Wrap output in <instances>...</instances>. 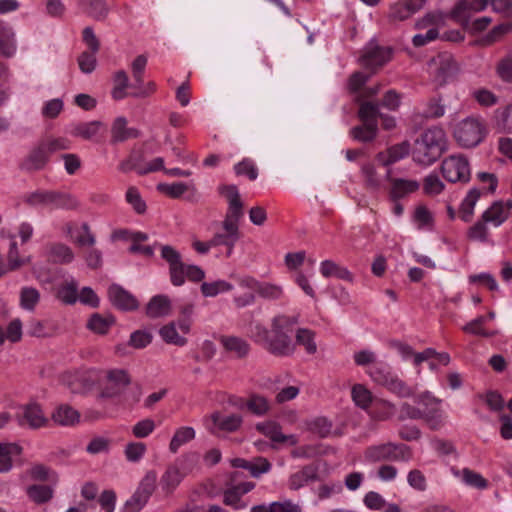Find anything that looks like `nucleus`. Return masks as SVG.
<instances>
[{"instance_id": "1", "label": "nucleus", "mask_w": 512, "mask_h": 512, "mask_svg": "<svg viewBox=\"0 0 512 512\" xmlns=\"http://www.w3.org/2000/svg\"><path fill=\"white\" fill-rule=\"evenodd\" d=\"M295 323V318L279 315L273 319L271 330L257 324L253 336L255 341L263 344L270 353L277 356H288L293 353L295 348L291 338Z\"/></svg>"}, {"instance_id": "2", "label": "nucleus", "mask_w": 512, "mask_h": 512, "mask_svg": "<svg viewBox=\"0 0 512 512\" xmlns=\"http://www.w3.org/2000/svg\"><path fill=\"white\" fill-rule=\"evenodd\" d=\"M219 192L227 199L229 208L221 230L212 238V244L214 246H226L228 248L227 254L230 255L240 237L239 221L243 216V204L236 186L223 185L219 187Z\"/></svg>"}, {"instance_id": "3", "label": "nucleus", "mask_w": 512, "mask_h": 512, "mask_svg": "<svg viewBox=\"0 0 512 512\" xmlns=\"http://www.w3.org/2000/svg\"><path fill=\"white\" fill-rule=\"evenodd\" d=\"M445 147V132L438 127L429 128L415 140L412 158L416 163L428 166L442 155Z\"/></svg>"}, {"instance_id": "4", "label": "nucleus", "mask_w": 512, "mask_h": 512, "mask_svg": "<svg viewBox=\"0 0 512 512\" xmlns=\"http://www.w3.org/2000/svg\"><path fill=\"white\" fill-rule=\"evenodd\" d=\"M489 4L497 13H507L512 8V0H462L451 10V17L457 23L468 24L470 16L485 10Z\"/></svg>"}, {"instance_id": "5", "label": "nucleus", "mask_w": 512, "mask_h": 512, "mask_svg": "<svg viewBox=\"0 0 512 512\" xmlns=\"http://www.w3.org/2000/svg\"><path fill=\"white\" fill-rule=\"evenodd\" d=\"M427 72L430 81L440 88L456 78L459 67L451 54L440 53L427 63Z\"/></svg>"}, {"instance_id": "6", "label": "nucleus", "mask_w": 512, "mask_h": 512, "mask_svg": "<svg viewBox=\"0 0 512 512\" xmlns=\"http://www.w3.org/2000/svg\"><path fill=\"white\" fill-rule=\"evenodd\" d=\"M411 456L412 453L409 446L393 442L369 446L364 452L365 460L370 463L382 461L406 462Z\"/></svg>"}, {"instance_id": "7", "label": "nucleus", "mask_w": 512, "mask_h": 512, "mask_svg": "<svg viewBox=\"0 0 512 512\" xmlns=\"http://www.w3.org/2000/svg\"><path fill=\"white\" fill-rule=\"evenodd\" d=\"M450 15H445L442 12L433 11L425 14L422 18L418 19L415 23V28L418 30H427L425 34H417L413 37L412 43L415 47L424 46L439 37V31L446 25Z\"/></svg>"}, {"instance_id": "8", "label": "nucleus", "mask_w": 512, "mask_h": 512, "mask_svg": "<svg viewBox=\"0 0 512 512\" xmlns=\"http://www.w3.org/2000/svg\"><path fill=\"white\" fill-rule=\"evenodd\" d=\"M377 115L376 104L363 102L359 108V118L363 124L352 129V136L363 142L373 140L377 134Z\"/></svg>"}, {"instance_id": "9", "label": "nucleus", "mask_w": 512, "mask_h": 512, "mask_svg": "<svg viewBox=\"0 0 512 512\" xmlns=\"http://www.w3.org/2000/svg\"><path fill=\"white\" fill-rule=\"evenodd\" d=\"M453 135L460 146L474 147L484 137V126L479 119L468 117L456 124Z\"/></svg>"}, {"instance_id": "10", "label": "nucleus", "mask_w": 512, "mask_h": 512, "mask_svg": "<svg viewBox=\"0 0 512 512\" xmlns=\"http://www.w3.org/2000/svg\"><path fill=\"white\" fill-rule=\"evenodd\" d=\"M444 178L449 182H468L471 176L470 164L462 155H451L441 164Z\"/></svg>"}, {"instance_id": "11", "label": "nucleus", "mask_w": 512, "mask_h": 512, "mask_svg": "<svg viewBox=\"0 0 512 512\" xmlns=\"http://www.w3.org/2000/svg\"><path fill=\"white\" fill-rule=\"evenodd\" d=\"M198 461L196 453H186L183 455V463L189 462L190 467H183V471L177 465L169 466L161 478L162 488L167 493H172L180 484L184 476L190 473Z\"/></svg>"}, {"instance_id": "12", "label": "nucleus", "mask_w": 512, "mask_h": 512, "mask_svg": "<svg viewBox=\"0 0 512 512\" xmlns=\"http://www.w3.org/2000/svg\"><path fill=\"white\" fill-rule=\"evenodd\" d=\"M130 384V377L125 370H110L106 382L98 394V399H113L120 396Z\"/></svg>"}, {"instance_id": "13", "label": "nucleus", "mask_w": 512, "mask_h": 512, "mask_svg": "<svg viewBox=\"0 0 512 512\" xmlns=\"http://www.w3.org/2000/svg\"><path fill=\"white\" fill-rule=\"evenodd\" d=\"M33 273L41 284H52L54 288H76L78 283L70 275L65 274L61 269H45L41 265L33 268Z\"/></svg>"}, {"instance_id": "14", "label": "nucleus", "mask_w": 512, "mask_h": 512, "mask_svg": "<svg viewBox=\"0 0 512 512\" xmlns=\"http://www.w3.org/2000/svg\"><path fill=\"white\" fill-rule=\"evenodd\" d=\"M391 171V168L386 171V179L389 182L388 196L390 201L400 200L419 190L420 183L417 180L392 177Z\"/></svg>"}, {"instance_id": "15", "label": "nucleus", "mask_w": 512, "mask_h": 512, "mask_svg": "<svg viewBox=\"0 0 512 512\" xmlns=\"http://www.w3.org/2000/svg\"><path fill=\"white\" fill-rule=\"evenodd\" d=\"M155 475H147L132 497L126 501L123 512H139L155 489Z\"/></svg>"}, {"instance_id": "16", "label": "nucleus", "mask_w": 512, "mask_h": 512, "mask_svg": "<svg viewBox=\"0 0 512 512\" xmlns=\"http://www.w3.org/2000/svg\"><path fill=\"white\" fill-rule=\"evenodd\" d=\"M20 426L27 425L31 429H38L48 424L49 420L45 417L40 404L30 402L21 407V412L16 415Z\"/></svg>"}, {"instance_id": "17", "label": "nucleus", "mask_w": 512, "mask_h": 512, "mask_svg": "<svg viewBox=\"0 0 512 512\" xmlns=\"http://www.w3.org/2000/svg\"><path fill=\"white\" fill-rule=\"evenodd\" d=\"M426 0H398L389 6L390 22H401L409 19L423 8Z\"/></svg>"}, {"instance_id": "18", "label": "nucleus", "mask_w": 512, "mask_h": 512, "mask_svg": "<svg viewBox=\"0 0 512 512\" xmlns=\"http://www.w3.org/2000/svg\"><path fill=\"white\" fill-rule=\"evenodd\" d=\"M160 256L169 267L171 283L174 286H181V271L185 263L182 261V256L179 251L170 245H161Z\"/></svg>"}, {"instance_id": "19", "label": "nucleus", "mask_w": 512, "mask_h": 512, "mask_svg": "<svg viewBox=\"0 0 512 512\" xmlns=\"http://www.w3.org/2000/svg\"><path fill=\"white\" fill-rule=\"evenodd\" d=\"M391 53L389 47H381L375 42H370L364 49L361 64L366 68L376 69L391 59Z\"/></svg>"}, {"instance_id": "20", "label": "nucleus", "mask_w": 512, "mask_h": 512, "mask_svg": "<svg viewBox=\"0 0 512 512\" xmlns=\"http://www.w3.org/2000/svg\"><path fill=\"white\" fill-rule=\"evenodd\" d=\"M373 377L375 381L385 386L390 392L401 398L411 397L415 393V389L413 387L390 373L384 374L383 371L376 370L373 373Z\"/></svg>"}, {"instance_id": "21", "label": "nucleus", "mask_w": 512, "mask_h": 512, "mask_svg": "<svg viewBox=\"0 0 512 512\" xmlns=\"http://www.w3.org/2000/svg\"><path fill=\"white\" fill-rule=\"evenodd\" d=\"M42 256L54 264H69L74 260V252L66 244L53 242L44 246Z\"/></svg>"}, {"instance_id": "22", "label": "nucleus", "mask_w": 512, "mask_h": 512, "mask_svg": "<svg viewBox=\"0 0 512 512\" xmlns=\"http://www.w3.org/2000/svg\"><path fill=\"white\" fill-rule=\"evenodd\" d=\"M410 150L409 142L404 141L389 147L385 151L379 152L376 155V160L380 165L389 169L391 165L404 159L409 154Z\"/></svg>"}, {"instance_id": "23", "label": "nucleus", "mask_w": 512, "mask_h": 512, "mask_svg": "<svg viewBox=\"0 0 512 512\" xmlns=\"http://www.w3.org/2000/svg\"><path fill=\"white\" fill-rule=\"evenodd\" d=\"M230 463L234 468L248 470L250 475L254 478H258L262 474L269 472L272 467L269 460L261 456L255 457L251 461L243 458H233Z\"/></svg>"}, {"instance_id": "24", "label": "nucleus", "mask_w": 512, "mask_h": 512, "mask_svg": "<svg viewBox=\"0 0 512 512\" xmlns=\"http://www.w3.org/2000/svg\"><path fill=\"white\" fill-rule=\"evenodd\" d=\"M218 341L222 345L225 352L233 355L237 359H244L250 352L249 343L237 336L233 335H221Z\"/></svg>"}, {"instance_id": "25", "label": "nucleus", "mask_w": 512, "mask_h": 512, "mask_svg": "<svg viewBox=\"0 0 512 512\" xmlns=\"http://www.w3.org/2000/svg\"><path fill=\"white\" fill-rule=\"evenodd\" d=\"M512 200L494 202L482 215V220L500 226L509 217Z\"/></svg>"}, {"instance_id": "26", "label": "nucleus", "mask_w": 512, "mask_h": 512, "mask_svg": "<svg viewBox=\"0 0 512 512\" xmlns=\"http://www.w3.org/2000/svg\"><path fill=\"white\" fill-rule=\"evenodd\" d=\"M17 40L12 26L0 20V55L10 58L16 54Z\"/></svg>"}, {"instance_id": "27", "label": "nucleus", "mask_w": 512, "mask_h": 512, "mask_svg": "<svg viewBox=\"0 0 512 512\" xmlns=\"http://www.w3.org/2000/svg\"><path fill=\"white\" fill-rule=\"evenodd\" d=\"M62 196L56 192L38 190L29 193L25 202L35 207H58L61 205Z\"/></svg>"}, {"instance_id": "28", "label": "nucleus", "mask_w": 512, "mask_h": 512, "mask_svg": "<svg viewBox=\"0 0 512 512\" xmlns=\"http://www.w3.org/2000/svg\"><path fill=\"white\" fill-rule=\"evenodd\" d=\"M318 471V466L315 464L304 466L301 470L290 476L289 489L297 491L308 483L317 481L319 479Z\"/></svg>"}, {"instance_id": "29", "label": "nucleus", "mask_w": 512, "mask_h": 512, "mask_svg": "<svg viewBox=\"0 0 512 512\" xmlns=\"http://www.w3.org/2000/svg\"><path fill=\"white\" fill-rule=\"evenodd\" d=\"M156 189L158 192L173 199L180 198L186 193H190L191 195L196 194V188L193 182L159 183Z\"/></svg>"}, {"instance_id": "30", "label": "nucleus", "mask_w": 512, "mask_h": 512, "mask_svg": "<svg viewBox=\"0 0 512 512\" xmlns=\"http://www.w3.org/2000/svg\"><path fill=\"white\" fill-rule=\"evenodd\" d=\"M109 299L122 311H133L139 307V301L128 290H109Z\"/></svg>"}, {"instance_id": "31", "label": "nucleus", "mask_w": 512, "mask_h": 512, "mask_svg": "<svg viewBox=\"0 0 512 512\" xmlns=\"http://www.w3.org/2000/svg\"><path fill=\"white\" fill-rule=\"evenodd\" d=\"M80 414L68 404H61L53 411L51 420L60 426H73L79 422Z\"/></svg>"}, {"instance_id": "32", "label": "nucleus", "mask_w": 512, "mask_h": 512, "mask_svg": "<svg viewBox=\"0 0 512 512\" xmlns=\"http://www.w3.org/2000/svg\"><path fill=\"white\" fill-rule=\"evenodd\" d=\"M49 154L42 143H39L22 163V167L28 171L42 169L49 159Z\"/></svg>"}, {"instance_id": "33", "label": "nucleus", "mask_w": 512, "mask_h": 512, "mask_svg": "<svg viewBox=\"0 0 512 512\" xmlns=\"http://www.w3.org/2000/svg\"><path fill=\"white\" fill-rule=\"evenodd\" d=\"M171 301L166 295H156L151 298L146 306V315L150 318H159L169 315Z\"/></svg>"}, {"instance_id": "34", "label": "nucleus", "mask_w": 512, "mask_h": 512, "mask_svg": "<svg viewBox=\"0 0 512 512\" xmlns=\"http://www.w3.org/2000/svg\"><path fill=\"white\" fill-rule=\"evenodd\" d=\"M28 498L37 505L50 502L54 496V489L50 485L33 484L26 488Z\"/></svg>"}, {"instance_id": "35", "label": "nucleus", "mask_w": 512, "mask_h": 512, "mask_svg": "<svg viewBox=\"0 0 512 512\" xmlns=\"http://www.w3.org/2000/svg\"><path fill=\"white\" fill-rule=\"evenodd\" d=\"M251 512H303L302 507L287 499L284 501H275L269 505L261 504L251 508Z\"/></svg>"}, {"instance_id": "36", "label": "nucleus", "mask_w": 512, "mask_h": 512, "mask_svg": "<svg viewBox=\"0 0 512 512\" xmlns=\"http://www.w3.org/2000/svg\"><path fill=\"white\" fill-rule=\"evenodd\" d=\"M320 272L326 278L335 277L349 283L352 282V274L345 267L331 260H324L320 263Z\"/></svg>"}, {"instance_id": "37", "label": "nucleus", "mask_w": 512, "mask_h": 512, "mask_svg": "<svg viewBox=\"0 0 512 512\" xmlns=\"http://www.w3.org/2000/svg\"><path fill=\"white\" fill-rule=\"evenodd\" d=\"M111 133L113 139L119 142L131 138H137L139 136V132L137 129L127 127V120L125 117H117L114 120Z\"/></svg>"}, {"instance_id": "38", "label": "nucleus", "mask_w": 512, "mask_h": 512, "mask_svg": "<svg viewBox=\"0 0 512 512\" xmlns=\"http://www.w3.org/2000/svg\"><path fill=\"white\" fill-rule=\"evenodd\" d=\"M481 191L477 188H472L468 191L465 198L462 200L460 205V218L469 222L474 214V208L481 196Z\"/></svg>"}, {"instance_id": "39", "label": "nucleus", "mask_w": 512, "mask_h": 512, "mask_svg": "<svg viewBox=\"0 0 512 512\" xmlns=\"http://www.w3.org/2000/svg\"><path fill=\"white\" fill-rule=\"evenodd\" d=\"M211 420L220 430L226 432L237 431L243 422L242 417L238 414L222 417L219 412H214L211 415Z\"/></svg>"}, {"instance_id": "40", "label": "nucleus", "mask_w": 512, "mask_h": 512, "mask_svg": "<svg viewBox=\"0 0 512 512\" xmlns=\"http://www.w3.org/2000/svg\"><path fill=\"white\" fill-rule=\"evenodd\" d=\"M129 87V78L125 71L119 70L113 76V89L111 91V96L114 100H122L131 93L127 92V88Z\"/></svg>"}, {"instance_id": "41", "label": "nucleus", "mask_w": 512, "mask_h": 512, "mask_svg": "<svg viewBox=\"0 0 512 512\" xmlns=\"http://www.w3.org/2000/svg\"><path fill=\"white\" fill-rule=\"evenodd\" d=\"M361 174L366 187L378 190L383 183L382 176L378 173L374 163H365L361 167Z\"/></svg>"}, {"instance_id": "42", "label": "nucleus", "mask_w": 512, "mask_h": 512, "mask_svg": "<svg viewBox=\"0 0 512 512\" xmlns=\"http://www.w3.org/2000/svg\"><path fill=\"white\" fill-rule=\"evenodd\" d=\"M101 126H102V123L99 121L79 123V124L72 126V128L70 130V134L75 137H80L85 140H90L94 136L97 135Z\"/></svg>"}, {"instance_id": "43", "label": "nucleus", "mask_w": 512, "mask_h": 512, "mask_svg": "<svg viewBox=\"0 0 512 512\" xmlns=\"http://www.w3.org/2000/svg\"><path fill=\"white\" fill-rule=\"evenodd\" d=\"M497 77L504 83L512 84V51L498 60L495 66Z\"/></svg>"}, {"instance_id": "44", "label": "nucleus", "mask_w": 512, "mask_h": 512, "mask_svg": "<svg viewBox=\"0 0 512 512\" xmlns=\"http://www.w3.org/2000/svg\"><path fill=\"white\" fill-rule=\"evenodd\" d=\"M195 438V430L192 427L177 429L170 441L169 450L176 453L179 448Z\"/></svg>"}, {"instance_id": "45", "label": "nucleus", "mask_w": 512, "mask_h": 512, "mask_svg": "<svg viewBox=\"0 0 512 512\" xmlns=\"http://www.w3.org/2000/svg\"><path fill=\"white\" fill-rule=\"evenodd\" d=\"M412 219L418 229L430 230L433 227V214L424 205L415 208Z\"/></svg>"}, {"instance_id": "46", "label": "nucleus", "mask_w": 512, "mask_h": 512, "mask_svg": "<svg viewBox=\"0 0 512 512\" xmlns=\"http://www.w3.org/2000/svg\"><path fill=\"white\" fill-rule=\"evenodd\" d=\"M70 234L74 242L81 247L93 246L96 243V238L87 223H83L73 232L70 231Z\"/></svg>"}, {"instance_id": "47", "label": "nucleus", "mask_w": 512, "mask_h": 512, "mask_svg": "<svg viewBox=\"0 0 512 512\" xmlns=\"http://www.w3.org/2000/svg\"><path fill=\"white\" fill-rule=\"evenodd\" d=\"M21 448L16 444L0 443V472H7L12 468L13 453L19 454Z\"/></svg>"}, {"instance_id": "48", "label": "nucleus", "mask_w": 512, "mask_h": 512, "mask_svg": "<svg viewBox=\"0 0 512 512\" xmlns=\"http://www.w3.org/2000/svg\"><path fill=\"white\" fill-rule=\"evenodd\" d=\"M396 407L393 403L385 400L377 401L372 408V417L379 421H385L393 417Z\"/></svg>"}, {"instance_id": "49", "label": "nucleus", "mask_w": 512, "mask_h": 512, "mask_svg": "<svg viewBox=\"0 0 512 512\" xmlns=\"http://www.w3.org/2000/svg\"><path fill=\"white\" fill-rule=\"evenodd\" d=\"M256 429L270 438L273 442L284 443L286 435L282 434L281 427L276 422H266L256 425Z\"/></svg>"}, {"instance_id": "50", "label": "nucleus", "mask_w": 512, "mask_h": 512, "mask_svg": "<svg viewBox=\"0 0 512 512\" xmlns=\"http://www.w3.org/2000/svg\"><path fill=\"white\" fill-rule=\"evenodd\" d=\"M159 334L162 337V339L168 344L183 346L186 343V338L178 334L175 324L173 322L164 325L159 330Z\"/></svg>"}, {"instance_id": "51", "label": "nucleus", "mask_w": 512, "mask_h": 512, "mask_svg": "<svg viewBox=\"0 0 512 512\" xmlns=\"http://www.w3.org/2000/svg\"><path fill=\"white\" fill-rule=\"evenodd\" d=\"M246 407L251 413L258 416L266 414L270 408L268 400L264 396L255 393L250 395Z\"/></svg>"}, {"instance_id": "52", "label": "nucleus", "mask_w": 512, "mask_h": 512, "mask_svg": "<svg viewBox=\"0 0 512 512\" xmlns=\"http://www.w3.org/2000/svg\"><path fill=\"white\" fill-rule=\"evenodd\" d=\"M296 343L302 345L309 354H314L317 351L315 333L309 329L301 328L297 330Z\"/></svg>"}, {"instance_id": "53", "label": "nucleus", "mask_w": 512, "mask_h": 512, "mask_svg": "<svg viewBox=\"0 0 512 512\" xmlns=\"http://www.w3.org/2000/svg\"><path fill=\"white\" fill-rule=\"evenodd\" d=\"M81 7L85 13L96 20H102L108 14V7L103 0H92Z\"/></svg>"}, {"instance_id": "54", "label": "nucleus", "mask_w": 512, "mask_h": 512, "mask_svg": "<svg viewBox=\"0 0 512 512\" xmlns=\"http://www.w3.org/2000/svg\"><path fill=\"white\" fill-rule=\"evenodd\" d=\"M445 188L444 183L435 173H430L423 180V191L428 196H436Z\"/></svg>"}, {"instance_id": "55", "label": "nucleus", "mask_w": 512, "mask_h": 512, "mask_svg": "<svg viewBox=\"0 0 512 512\" xmlns=\"http://www.w3.org/2000/svg\"><path fill=\"white\" fill-rule=\"evenodd\" d=\"M29 475L32 480L39 482L52 480L55 483L58 479L57 474L43 464H36L32 466L29 470Z\"/></svg>"}, {"instance_id": "56", "label": "nucleus", "mask_w": 512, "mask_h": 512, "mask_svg": "<svg viewBox=\"0 0 512 512\" xmlns=\"http://www.w3.org/2000/svg\"><path fill=\"white\" fill-rule=\"evenodd\" d=\"M308 430L321 438L327 437L333 427L332 422L325 417H317L307 423Z\"/></svg>"}, {"instance_id": "57", "label": "nucleus", "mask_w": 512, "mask_h": 512, "mask_svg": "<svg viewBox=\"0 0 512 512\" xmlns=\"http://www.w3.org/2000/svg\"><path fill=\"white\" fill-rule=\"evenodd\" d=\"M126 201L134 211L138 214H143L146 211V203L142 199L139 191L135 187H129L125 195Z\"/></svg>"}, {"instance_id": "58", "label": "nucleus", "mask_w": 512, "mask_h": 512, "mask_svg": "<svg viewBox=\"0 0 512 512\" xmlns=\"http://www.w3.org/2000/svg\"><path fill=\"white\" fill-rule=\"evenodd\" d=\"M352 398L357 406L361 408H367L371 401V392L361 384H356L352 388Z\"/></svg>"}, {"instance_id": "59", "label": "nucleus", "mask_w": 512, "mask_h": 512, "mask_svg": "<svg viewBox=\"0 0 512 512\" xmlns=\"http://www.w3.org/2000/svg\"><path fill=\"white\" fill-rule=\"evenodd\" d=\"M96 53L97 52L93 51H84L79 55L77 62L83 73L90 74L95 70L97 64Z\"/></svg>"}, {"instance_id": "60", "label": "nucleus", "mask_w": 512, "mask_h": 512, "mask_svg": "<svg viewBox=\"0 0 512 512\" xmlns=\"http://www.w3.org/2000/svg\"><path fill=\"white\" fill-rule=\"evenodd\" d=\"M48 154L62 150H68L71 147V141L65 137L47 138L41 142Z\"/></svg>"}, {"instance_id": "61", "label": "nucleus", "mask_w": 512, "mask_h": 512, "mask_svg": "<svg viewBox=\"0 0 512 512\" xmlns=\"http://www.w3.org/2000/svg\"><path fill=\"white\" fill-rule=\"evenodd\" d=\"M241 494L238 490L232 485L230 488L226 489L223 493V503L227 506H231L236 510L243 509L246 507V503L241 500Z\"/></svg>"}, {"instance_id": "62", "label": "nucleus", "mask_w": 512, "mask_h": 512, "mask_svg": "<svg viewBox=\"0 0 512 512\" xmlns=\"http://www.w3.org/2000/svg\"><path fill=\"white\" fill-rule=\"evenodd\" d=\"M472 96L481 106L490 107L498 103V96L485 88L474 90Z\"/></svg>"}, {"instance_id": "63", "label": "nucleus", "mask_w": 512, "mask_h": 512, "mask_svg": "<svg viewBox=\"0 0 512 512\" xmlns=\"http://www.w3.org/2000/svg\"><path fill=\"white\" fill-rule=\"evenodd\" d=\"M498 125L505 131L512 132V102L496 110Z\"/></svg>"}, {"instance_id": "64", "label": "nucleus", "mask_w": 512, "mask_h": 512, "mask_svg": "<svg viewBox=\"0 0 512 512\" xmlns=\"http://www.w3.org/2000/svg\"><path fill=\"white\" fill-rule=\"evenodd\" d=\"M112 322L108 319L102 317L99 314H94L91 316L87 323V327L95 333L104 335L108 332Z\"/></svg>"}]
</instances>
